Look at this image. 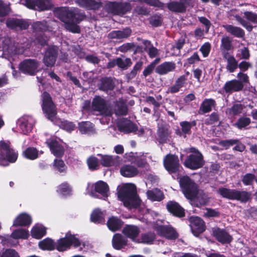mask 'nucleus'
Segmentation results:
<instances>
[{
	"instance_id": "nucleus-5",
	"label": "nucleus",
	"mask_w": 257,
	"mask_h": 257,
	"mask_svg": "<svg viewBox=\"0 0 257 257\" xmlns=\"http://www.w3.org/2000/svg\"><path fill=\"white\" fill-rule=\"evenodd\" d=\"M191 154L188 156L184 162V165L191 170H197L204 164L203 156L197 149L192 147L189 149Z\"/></svg>"
},
{
	"instance_id": "nucleus-15",
	"label": "nucleus",
	"mask_w": 257,
	"mask_h": 257,
	"mask_svg": "<svg viewBox=\"0 0 257 257\" xmlns=\"http://www.w3.org/2000/svg\"><path fill=\"white\" fill-rule=\"evenodd\" d=\"M21 4L30 9L44 11L49 9L50 0H20Z\"/></svg>"
},
{
	"instance_id": "nucleus-60",
	"label": "nucleus",
	"mask_w": 257,
	"mask_h": 257,
	"mask_svg": "<svg viewBox=\"0 0 257 257\" xmlns=\"http://www.w3.org/2000/svg\"><path fill=\"white\" fill-rule=\"evenodd\" d=\"M155 239V234L153 233H148L142 235L140 242L151 244Z\"/></svg>"
},
{
	"instance_id": "nucleus-4",
	"label": "nucleus",
	"mask_w": 257,
	"mask_h": 257,
	"mask_svg": "<svg viewBox=\"0 0 257 257\" xmlns=\"http://www.w3.org/2000/svg\"><path fill=\"white\" fill-rule=\"evenodd\" d=\"M217 192L223 198L239 201L241 202H247L251 196V194L246 191L224 187L219 188Z\"/></svg>"
},
{
	"instance_id": "nucleus-39",
	"label": "nucleus",
	"mask_w": 257,
	"mask_h": 257,
	"mask_svg": "<svg viewBox=\"0 0 257 257\" xmlns=\"http://www.w3.org/2000/svg\"><path fill=\"white\" fill-rule=\"evenodd\" d=\"M147 195L149 199L153 201H160L164 198L163 192L157 188L148 190L147 192Z\"/></svg>"
},
{
	"instance_id": "nucleus-31",
	"label": "nucleus",
	"mask_w": 257,
	"mask_h": 257,
	"mask_svg": "<svg viewBox=\"0 0 257 257\" xmlns=\"http://www.w3.org/2000/svg\"><path fill=\"white\" fill-rule=\"evenodd\" d=\"M32 218L30 215L25 213L20 214L14 220L13 226H28L31 224Z\"/></svg>"
},
{
	"instance_id": "nucleus-6",
	"label": "nucleus",
	"mask_w": 257,
	"mask_h": 257,
	"mask_svg": "<svg viewBox=\"0 0 257 257\" xmlns=\"http://www.w3.org/2000/svg\"><path fill=\"white\" fill-rule=\"evenodd\" d=\"M179 183L185 196L191 200L194 199L198 192L197 185L189 177L184 176L180 178Z\"/></svg>"
},
{
	"instance_id": "nucleus-8",
	"label": "nucleus",
	"mask_w": 257,
	"mask_h": 257,
	"mask_svg": "<svg viewBox=\"0 0 257 257\" xmlns=\"http://www.w3.org/2000/svg\"><path fill=\"white\" fill-rule=\"evenodd\" d=\"M105 11L109 14L122 16L131 9V5L127 3H116L108 2L104 6Z\"/></svg>"
},
{
	"instance_id": "nucleus-23",
	"label": "nucleus",
	"mask_w": 257,
	"mask_h": 257,
	"mask_svg": "<svg viewBox=\"0 0 257 257\" xmlns=\"http://www.w3.org/2000/svg\"><path fill=\"white\" fill-rule=\"evenodd\" d=\"M6 24L8 28L15 30H25L29 26L27 22L15 18L8 19Z\"/></svg>"
},
{
	"instance_id": "nucleus-55",
	"label": "nucleus",
	"mask_w": 257,
	"mask_h": 257,
	"mask_svg": "<svg viewBox=\"0 0 257 257\" xmlns=\"http://www.w3.org/2000/svg\"><path fill=\"white\" fill-rule=\"evenodd\" d=\"M250 119L247 117H241L235 123L234 125L239 129L245 127L250 123Z\"/></svg>"
},
{
	"instance_id": "nucleus-48",
	"label": "nucleus",
	"mask_w": 257,
	"mask_h": 257,
	"mask_svg": "<svg viewBox=\"0 0 257 257\" xmlns=\"http://www.w3.org/2000/svg\"><path fill=\"white\" fill-rule=\"evenodd\" d=\"M23 156L27 159L34 160L38 157V151L34 147H29L23 153Z\"/></svg>"
},
{
	"instance_id": "nucleus-10",
	"label": "nucleus",
	"mask_w": 257,
	"mask_h": 257,
	"mask_svg": "<svg viewBox=\"0 0 257 257\" xmlns=\"http://www.w3.org/2000/svg\"><path fill=\"white\" fill-rule=\"evenodd\" d=\"M17 123L19 132L27 135L32 131L35 124V119L31 115H24L18 120Z\"/></svg>"
},
{
	"instance_id": "nucleus-24",
	"label": "nucleus",
	"mask_w": 257,
	"mask_h": 257,
	"mask_svg": "<svg viewBox=\"0 0 257 257\" xmlns=\"http://www.w3.org/2000/svg\"><path fill=\"white\" fill-rule=\"evenodd\" d=\"M213 235L216 239L222 243H229L231 240V236L224 230L217 228L213 230Z\"/></svg>"
},
{
	"instance_id": "nucleus-2",
	"label": "nucleus",
	"mask_w": 257,
	"mask_h": 257,
	"mask_svg": "<svg viewBox=\"0 0 257 257\" xmlns=\"http://www.w3.org/2000/svg\"><path fill=\"white\" fill-rule=\"evenodd\" d=\"M117 197L123 205L128 209L138 207L141 200L137 194L136 186L132 183H126L117 188Z\"/></svg>"
},
{
	"instance_id": "nucleus-52",
	"label": "nucleus",
	"mask_w": 257,
	"mask_h": 257,
	"mask_svg": "<svg viewBox=\"0 0 257 257\" xmlns=\"http://www.w3.org/2000/svg\"><path fill=\"white\" fill-rule=\"evenodd\" d=\"M29 235V231L27 230L21 228L14 231L12 233L11 236L16 239H27Z\"/></svg>"
},
{
	"instance_id": "nucleus-40",
	"label": "nucleus",
	"mask_w": 257,
	"mask_h": 257,
	"mask_svg": "<svg viewBox=\"0 0 257 257\" xmlns=\"http://www.w3.org/2000/svg\"><path fill=\"white\" fill-rule=\"evenodd\" d=\"M46 233V228L42 224H37L33 227L31 231L32 237L40 239Z\"/></svg>"
},
{
	"instance_id": "nucleus-46",
	"label": "nucleus",
	"mask_w": 257,
	"mask_h": 257,
	"mask_svg": "<svg viewBox=\"0 0 257 257\" xmlns=\"http://www.w3.org/2000/svg\"><path fill=\"white\" fill-rule=\"evenodd\" d=\"M100 157V163L105 167L113 165L116 162V158L117 156L113 157L112 156L98 155Z\"/></svg>"
},
{
	"instance_id": "nucleus-18",
	"label": "nucleus",
	"mask_w": 257,
	"mask_h": 257,
	"mask_svg": "<svg viewBox=\"0 0 257 257\" xmlns=\"http://www.w3.org/2000/svg\"><path fill=\"white\" fill-rule=\"evenodd\" d=\"M191 228L193 233L197 236L203 232L205 229V225L204 221L200 217H192L190 219Z\"/></svg>"
},
{
	"instance_id": "nucleus-63",
	"label": "nucleus",
	"mask_w": 257,
	"mask_h": 257,
	"mask_svg": "<svg viewBox=\"0 0 257 257\" xmlns=\"http://www.w3.org/2000/svg\"><path fill=\"white\" fill-rule=\"evenodd\" d=\"M87 164L90 169H95L98 166V160L94 157H91L87 160Z\"/></svg>"
},
{
	"instance_id": "nucleus-3",
	"label": "nucleus",
	"mask_w": 257,
	"mask_h": 257,
	"mask_svg": "<svg viewBox=\"0 0 257 257\" xmlns=\"http://www.w3.org/2000/svg\"><path fill=\"white\" fill-rule=\"evenodd\" d=\"M18 158V153L8 142H0V165L6 166L9 163H14Z\"/></svg>"
},
{
	"instance_id": "nucleus-38",
	"label": "nucleus",
	"mask_w": 257,
	"mask_h": 257,
	"mask_svg": "<svg viewBox=\"0 0 257 257\" xmlns=\"http://www.w3.org/2000/svg\"><path fill=\"white\" fill-rule=\"evenodd\" d=\"M226 60V69L230 72H233L238 67V62L233 56L229 54L223 56Z\"/></svg>"
},
{
	"instance_id": "nucleus-13",
	"label": "nucleus",
	"mask_w": 257,
	"mask_h": 257,
	"mask_svg": "<svg viewBox=\"0 0 257 257\" xmlns=\"http://www.w3.org/2000/svg\"><path fill=\"white\" fill-rule=\"evenodd\" d=\"M164 166L170 174H176L182 169L178 157L174 155H167L164 159Z\"/></svg>"
},
{
	"instance_id": "nucleus-26",
	"label": "nucleus",
	"mask_w": 257,
	"mask_h": 257,
	"mask_svg": "<svg viewBox=\"0 0 257 257\" xmlns=\"http://www.w3.org/2000/svg\"><path fill=\"white\" fill-rule=\"evenodd\" d=\"M92 108L93 110L101 114L104 113L106 109L105 100L99 96H96L92 100Z\"/></svg>"
},
{
	"instance_id": "nucleus-59",
	"label": "nucleus",
	"mask_w": 257,
	"mask_h": 257,
	"mask_svg": "<svg viewBox=\"0 0 257 257\" xmlns=\"http://www.w3.org/2000/svg\"><path fill=\"white\" fill-rule=\"evenodd\" d=\"M182 127V131L185 134H189L192 126L195 125L194 121L190 122L187 121H182L180 123Z\"/></svg>"
},
{
	"instance_id": "nucleus-49",
	"label": "nucleus",
	"mask_w": 257,
	"mask_h": 257,
	"mask_svg": "<svg viewBox=\"0 0 257 257\" xmlns=\"http://www.w3.org/2000/svg\"><path fill=\"white\" fill-rule=\"evenodd\" d=\"M167 7L169 10L174 12L182 13L186 11L185 6L181 3L171 2L168 4Z\"/></svg>"
},
{
	"instance_id": "nucleus-44",
	"label": "nucleus",
	"mask_w": 257,
	"mask_h": 257,
	"mask_svg": "<svg viewBox=\"0 0 257 257\" xmlns=\"http://www.w3.org/2000/svg\"><path fill=\"white\" fill-rule=\"evenodd\" d=\"M57 192L63 196H67L71 194L72 187L67 182H64L58 186Z\"/></svg>"
},
{
	"instance_id": "nucleus-50",
	"label": "nucleus",
	"mask_w": 257,
	"mask_h": 257,
	"mask_svg": "<svg viewBox=\"0 0 257 257\" xmlns=\"http://www.w3.org/2000/svg\"><path fill=\"white\" fill-rule=\"evenodd\" d=\"M40 248L42 249L53 250L55 248V243L50 238H46L39 243Z\"/></svg>"
},
{
	"instance_id": "nucleus-30",
	"label": "nucleus",
	"mask_w": 257,
	"mask_h": 257,
	"mask_svg": "<svg viewBox=\"0 0 257 257\" xmlns=\"http://www.w3.org/2000/svg\"><path fill=\"white\" fill-rule=\"evenodd\" d=\"M176 67V65L172 62H165L159 66L156 69V72L160 75H165L173 71Z\"/></svg>"
},
{
	"instance_id": "nucleus-42",
	"label": "nucleus",
	"mask_w": 257,
	"mask_h": 257,
	"mask_svg": "<svg viewBox=\"0 0 257 257\" xmlns=\"http://www.w3.org/2000/svg\"><path fill=\"white\" fill-rule=\"evenodd\" d=\"M107 225L110 230L115 231L121 228L122 221L119 218L112 216L108 220Z\"/></svg>"
},
{
	"instance_id": "nucleus-33",
	"label": "nucleus",
	"mask_w": 257,
	"mask_h": 257,
	"mask_svg": "<svg viewBox=\"0 0 257 257\" xmlns=\"http://www.w3.org/2000/svg\"><path fill=\"white\" fill-rule=\"evenodd\" d=\"M215 100L212 98H206L202 102L199 108V112L201 113H206L210 112L213 107L216 106Z\"/></svg>"
},
{
	"instance_id": "nucleus-47",
	"label": "nucleus",
	"mask_w": 257,
	"mask_h": 257,
	"mask_svg": "<svg viewBox=\"0 0 257 257\" xmlns=\"http://www.w3.org/2000/svg\"><path fill=\"white\" fill-rule=\"evenodd\" d=\"M243 106L240 103L234 104L231 107L228 108L226 113L230 116L238 115L242 112Z\"/></svg>"
},
{
	"instance_id": "nucleus-11",
	"label": "nucleus",
	"mask_w": 257,
	"mask_h": 257,
	"mask_svg": "<svg viewBox=\"0 0 257 257\" xmlns=\"http://www.w3.org/2000/svg\"><path fill=\"white\" fill-rule=\"evenodd\" d=\"M32 27L36 33H42L36 37L35 43L40 44L41 46L46 45L48 38L43 32L48 30L47 22L45 21L35 22L32 25Z\"/></svg>"
},
{
	"instance_id": "nucleus-43",
	"label": "nucleus",
	"mask_w": 257,
	"mask_h": 257,
	"mask_svg": "<svg viewBox=\"0 0 257 257\" xmlns=\"http://www.w3.org/2000/svg\"><path fill=\"white\" fill-rule=\"evenodd\" d=\"M114 87V83L110 78H104L101 79L99 88L101 90L107 92L112 90Z\"/></svg>"
},
{
	"instance_id": "nucleus-27",
	"label": "nucleus",
	"mask_w": 257,
	"mask_h": 257,
	"mask_svg": "<svg viewBox=\"0 0 257 257\" xmlns=\"http://www.w3.org/2000/svg\"><path fill=\"white\" fill-rule=\"evenodd\" d=\"M79 7L87 10H97L101 7V3L95 0H75Z\"/></svg>"
},
{
	"instance_id": "nucleus-25",
	"label": "nucleus",
	"mask_w": 257,
	"mask_h": 257,
	"mask_svg": "<svg viewBox=\"0 0 257 257\" xmlns=\"http://www.w3.org/2000/svg\"><path fill=\"white\" fill-rule=\"evenodd\" d=\"M168 210L174 216L182 217L184 216V209L176 202L169 201L167 204Z\"/></svg>"
},
{
	"instance_id": "nucleus-41",
	"label": "nucleus",
	"mask_w": 257,
	"mask_h": 257,
	"mask_svg": "<svg viewBox=\"0 0 257 257\" xmlns=\"http://www.w3.org/2000/svg\"><path fill=\"white\" fill-rule=\"evenodd\" d=\"M127 111L126 104L122 99H119L116 101L115 111L117 115H125L127 113Z\"/></svg>"
},
{
	"instance_id": "nucleus-37",
	"label": "nucleus",
	"mask_w": 257,
	"mask_h": 257,
	"mask_svg": "<svg viewBox=\"0 0 257 257\" xmlns=\"http://www.w3.org/2000/svg\"><path fill=\"white\" fill-rule=\"evenodd\" d=\"M223 27L229 34L237 38H242L244 35L243 30L237 27L231 25H223Z\"/></svg>"
},
{
	"instance_id": "nucleus-20",
	"label": "nucleus",
	"mask_w": 257,
	"mask_h": 257,
	"mask_svg": "<svg viewBox=\"0 0 257 257\" xmlns=\"http://www.w3.org/2000/svg\"><path fill=\"white\" fill-rule=\"evenodd\" d=\"M117 127L119 131L124 133H130L136 130V125L131 120L122 118L117 122Z\"/></svg>"
},
{
	"instance_id": "nucleus-19",
	"label": "nucleus",
	"mask_w": 257,
	"mask_h": 257,
	"mask_svg": "<svg viewBox=\"0 0 257 257\" xmlns=\"http://www.w3.org/2000/svg\"><path fill=\"white\" fill-rule=\"evenodd\" d=\"M158 234L167 238L174 239L178 237L176 231L171 226L166 225L158 226L156 228Z\"/></svg>"
},
{
	"instance_id": "nucleus-51",
	"label": "nucleus",
	"mask_w": 257,
	"mask_h": 257,
	"mask_svg": "<svg viewBox=\"0 0 257 257\" xmlns=\"http://www.w3.org/2000/svg\"><path fill=\"white\" fill-rule=\"evenodd\" d=\"M143 44L146 46L145 51L148 53L150 57L154 58L157 56L158 50L151 44L150 41L145 40L144 41Z\"/></svg>"
},
{
	"instance_id": "nucleus-7",
	"label": "nucleus",
	"mask_w": 257,
	"mask_h": 257,
	"mask_svg": "<svg viewBox=\"0 0 257 257\" xmlns=\"http://www.w3.org/2000/svg\"><path fill=\"white\" fill-rule=\"evenodd\" d=\"M42 108L45 116L50 120H53L57 111L50 95L47 92H44L41 95Z\"/></svg>"
},
{
	"instance_id": "nucleus-62",
	"label": "nucleus",
	"mask_w": 257,
	"mask_h": 257,
	"mask_svg": "<svg viewBox=\"0 0 257 257\" xmlns=\"http://www.w3.org/2000/svg\"><path fill=\"white\" fill-rule=\"evenodd\" d=\"M10 8L9 5L5 4L0 0V16H5L9 14Z\"/></svg>"
},
{
	"instance_id": "nucleus-29",
	"label": "nucleus",
	"mask_w": 257,
	"mask_h": 257,
	"mask_svg": "<svg viewBox=\"0 0 257 257\" xmlns=\"http://www.w3.org/2000/svg\"><path fill=\"white\" fill-rule=\"evenodd\" d=\"M233 48L232 39L228 36H224L221 40L220 49L222 56L228 55V51Z\"/></svg>"
},
{
	"instance_id": "nucleus-17",
	"label": "nucleus",
	"mask_w": 257,
	"mask_h": 257,
	"mask_svg": "<svg viewBox=\"0 0 257 257\" xmlns=\"http://www.w3.org/2000/svg\"><path fill=\"white\" fill-rule=\"evenodd\" d=\"M243 88V84L237 79H233L226 82L222 87V90L229 95L233 92L242 90Z\"/></svg>"
},
{
	"instance_id": "nucleus-28",
	"label": "nucleus",
	"mask_w": 257,
	"mask_h": 257,
	"mask_svg": "<svg viewBox=\"0 0 257 257\" xmlns=\"http://www.w3.org/2000/svg\"><path fill=\"white\" fill-rule=\"evenodd\" d=\"M132 33V30L129 28H126L122 30L112 31L108 34L109 39H122L128 37Z\"/></svg>"
},
{
	"instance_id": "nucleus-58",
	"label": "nucleus",
	"mask_w": 257,
	"mask_h": 257,
	"mask_svg": "<svg viewBox=\"0 0 257 257\" xmlns=\"http://www.w3.org/2000/svg\"><path fill=\"white\" fill-rule=\"evenodd\" d=\"M238 57L242 59L248 60L250 57L249 51L247 47L243 46L240 47L238 50Z\"/></svg>"
},
{
	"instance_id": "nucleus-61",
	"label": "nucleus",
	"mask_w": 257,
	"mask_h": 257,
	"mask_svg": "<svg viewBox=\"0 0 257 257\" xmlns=\"http://www.w3.org/2000/svg\"><path fill=\"white\" fill-rule=\"evenodd\" d=\"M211 50V44L209 42L205 43L200 48L204 57H207Z\"/></svg>"
},
{
	"instance_id": "nucleus-16",
	"label": "nucleus",
	"mask_w": 257,
	"mask_h": 257,
	"mask_svg": "<svg viewBox=\"0 0 257 257\" xmlns=\"http://www.w3.org/2000/svg\"><path fill=\"white\" fill-rule=\"evenodd\" d=\"M95 192L93 193L94 197L105 200L108 196L109 187L102 181H99L94 185Z\"/></svg>"
},
{
	"instance_id": "nucleus-1",
	"label": "nucleus",
	"mask_w": 257,
	"mask_h": 257,
	"mask_svg": "<svg viewBox=\"0 0 257 257\" xmlns=\"http://www.w3.org/2000/svg\"><path fill=\"white\" fill-rule=\"evenodd\" d=\"M79 10L75 8H61L56 11L58 18L64 23L65 28L73 33H80L77 24L82 21V15L78 14Z\"/></svg>"
},
{
	"instance_id": "nucleus-35",
	"label": "nucleus",
	"mask_w": 257,
	"mask_h": 257,
	"mask_svg": "<svg viewBox=\"0 0 257 257\" xmlns=\"http://www.w3.org/2000/svg\"><path fill=\"white\" fill-rule=\"evenodd\" d=\"M120 173L124 177H132L137 175L138 171L132 165H125L120 168Z\"/></svg>"
},
{
	"instance_id": "nucleus-34",
	"label": "nucleus",
	"mask_w": 257,
	"mask_h": 257,
	"mask_svg": "<svg viewBox=\"0 0 257 257\" xmlns=\"http://www.w3.org/2000/svg\"><path fill=\"white\" fill-rule=\"evenodd\" d=\"M112 243L114 248L120 249L126 245L127 239L121 234H115L112 238Z\"/></svg>"
},
{
	"instance_id": "nucleus-53",
	"label": "nucleus",
	"mask_w": 257,
	"mask_h": 257,
	"mask_svg": "<svg viewBox=\"0 0 257 257\" xmlns=\"http://www.w3.org/2000/svg\"><path fill=\"white\" fill-rule=\"evenodd\" d=\"M54 168L57 170L60 173L66 174L67 167L64 162L60 159H55L54 161Z\"/></svg>"
},
{
	"instance_id": "nucleus-32",
	"label": "nucleus",
	"mask_w": 257,
	"mask_h": 257,
	"mask_svg": "<svg viewBox=\"0 0 257 257\" xmlns=\"http://www.w3.org/2000/svg\"><path fill=\"white\" fill-rule=\"evenodd\" d=\"M79 130L81 134L88 135L96 133L93 123L90 121H82L78 123Z\"/></svg>"
},
{
	"instance_id": "nucleus-12",
	"label": "nucleus",
	"mask_w": 257,
	"mask_h": 257,
	"mask_svg": "<svg viewBox=\"0 0 257 257\" xmlns=\"http://www.w3.org/2000/svg\"><path fill=\"white\" fill-rule=\"evenodd\" d=\"M39 62L35 59H27L23 60L19 65L21 72L29 75H35L38 72Z\"/></svg>"
},
{
	"instance_id": "nucleus-54",
	"label": "nucleus",
	"mask_w": 257,
	"mask_h": 257,
	"mask_svg": "<svg viewBox=\"0 0 257 257\" xmlns=\"http://www.w3.org/2000/svg\"><path fill=\"white\" fill-rule=\"evenodd\" d=\"M158 140L160 143L163 144L167 142L169 133L167 130L164 128H159L158 132Z\"/></svg>"
},
{
	"instance_id": "nucleus-56",
	"label": "nucleus",
	"mask_w": 257,
	"mask_h": 257,
	"mask_svg": "<svg viewBox=\"0 0 257 257\" xmlns=\"http://www.w3.org/2000/svg\"><path fill=\"white\" fill-rule=\"evenodd\" d=\"M117 66L122 69H126L132 64L131 59L128 58H126L124 59L121 58H117Z\"/></svg>"
},
{
	"instance_id": "nucleus-36",
	"label": "nucleus",
	"mask_w": 257,
	"mask_h": 257,
	"mask_svg": "<svg viewBox=\"0 0 257 257\" xmlns=\"http://www.w3.org/2000/svg\"><path fill=\"white\" fill-rule=\"evenodd\" d=\"M187 78L185 75L180 76L175 81V84L169 88L171 93H175L179 91L186 83Z\"/></svg>"
},
{
	"instance_id": "nucleus-22",
	"label": "nucleus",
	"mask_w": 257,
	"mask_h": 257,
	"mask_svg": "<svg viewBox=\"0 0 257 257\" xmlns=\"http://www.w3.org/2000/svg\"><path fill=\"white\" fill-rule=\"evenodd\" d=\"M123 234L127 237L131 238L133 241L140 242V239L138 238V235L140 233L139 228L136 226L128 225L123 229Z\"/></svg>"
},
{
	"instance_id": "nucleus-64",
	"label": "nucleus",
	"mask_w": 257,
	"mask_h": 257,
	"mask_svg": "<svg viewBox=\"0 0 257 257\" xmlns=\"http://www.w3.org/2000/svg\"><path fill=\"white\" fill-rule=\"evenodd\" d=\"M1 257H20L18 253L13 249H7L2 254Z\"/></svg>"
},
{
	"instance_id": "nucleus-57",
	"label": "nucleus",
	"mask_w": 257,
	"mask_h": 257,
	"mask_svg": "<svg viewBox=\"0 0 257 257\" xmlns=\"http://www.w3.org/2000/svg\"><path fill=\"white\" fill-rule=\"evenodd\" d=\"M255 179V176L251 173H247L242 177V182L245 186L251 185Z\"/></svg>"
},
{
	"instance_id": "nucleus-21",
	"label": "nucleus",
	"mask_w": 257,
	"mask_h": 257,
	"mask_svg": "<svg viewBox=\"0 0 257 257\" xmlns=\"http://www.w3.org/2000/svg\"><path fill=\"white\" fill-rule=\"evenodd\" d=\"M46 143L52 153L55 156L60 157L63 155L64 152V148L56 139L48 140L47 141Z\"/></svg>"
},
{
	"instance_id": "nucleus-14",
	"label": "nucleus",
	"mask_w": 257,
	"mask_h": 257,
	"mask_svg": "<svg viewBox=\"0 0 257 257\" xmlns=\"http://www.w3.org/2000/svg\"><path fill=\"white\" fill-rule=\"evenodd\" d=\"M59 48L56 46H50L48 47L45 51L43 63L47 67L53 66L56 62L58 56Z\"/></svg>"
},
{
	"instance_id": "nucleus-45",
	"label": "nucleus",
	"mask_w": 257,
	"mask_h": 257,
	"mask_svg": "<svg viewBox=\"0 0 257 257\" xmlns=\"http://www.w3.org/2000/svg\"><path fill=\"white\" fill-rule=\"evenodd\" d=\"M91 220L95 223L105 222L104 214L99 209H96L93 211L91 215Z\"/></svg>"
},
{
	"instance_id": "nucleus-9",
	"label": "nucleus",
	"mask_w": 257,
	"mask_h": 257,
	"mask_svg": "<svg viewBox=\"0 0 257 257\" xmlns=\"http://www.w3.org/2000/svg\"><path fill=\"white\" fill-rule=\"evenodd\" d=\"M80 244V241L74 235L67 233L65 237L58 239L55 243V248L59 251H63L71 245L77 247Z\"/></svg>"
}]
</instances>
